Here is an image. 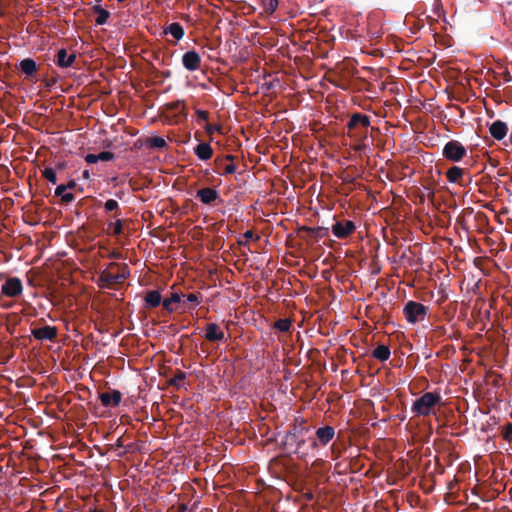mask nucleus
I'll return each mask as SVG.
<instances>
[{"label": "nucleus", "mask_w": 512, "mask_h": 512, "mask_svg": "<svg viewBox=\"0 0 512 512\" xmlns=\"http://www.w3.org/2000/svg\"><path fill=\"white\" fill-rule=\"evenodd\" d=\"M130 276V269L126 263L110 262L98 274L97 285L102 289H112L115 285L123 283Z\"/></svg>", "instance_id": "obj_1"}, {"label": "nucleus", "mask_w": 512, "mask_h": 512, "mask_svg": "<svg viewBox=\"0 0 512 512\" xmlns=\"http://www.w3.org/2000/svg\"><path fill=\"white\" fill-rule=\"evenodd\" d=\"M442 404V397L437 392H425L417 398L411 407V412L415 416H429L435 414V408Z\"/></svg>", "instance_id": "obj_2"}, {"label": "nucleus", "mask_w": 512, "mask_h": 512, "mask_svg": "<svg viewBox=\"0 0 512 512\" xmlns=\"http://www.w3.org/2000/svg\"><path fill=\"white\" fill-rule=\"evenodd\" d=\"M427 311L428 308L422 303L410 300L404 305L403 315L409 323L415 324L424 320Z\"/></svg>", "instance_id": "obj_3"}, {"label": "nucleus", "mask_w": 512, "mask_h": 512, "mask_svg": "<svg viewBox=\"0 0 512 512\" xmlns=\"http://www.w3.org/2000/svg\"><path fill=\"white\" fill-rule=\"evenodd\" d=\"M466 155V148L457 140L448 141L442 149V156L451 162H460Z\"/></svg>", "instance_id": "obj_4"}, {"label": "nucleus", "mask_w": 512, "mask_h": 512, "mask_svg": "<svg viewBox=\"0 0 512 512\" xmlns=\"http://www.w3.org/2000/svg\"><path fill=\"white\" fill-rule=\"evenodd\" d=\"M23 289L20 278L8 277L1 287V294L9 298H16L23 293Z\"/></svg>", "instance_id": "obj_5"}, {"label": "nucleus", "mask_w": 512, "mask_h": 512, "mask_svg": "<svg viewBox=\"0 0 512 512\" xmlns=\"http://www.w3.org/2000/svg\"><path fill=\"white\" fill-rule=\"evenodd\" d=\"M331 229L335 237L345 239L355 231L356 225L351 220L337 221Z\"/></svg>", "instance_id": "obj_6"}, {"label": "nucleus", "mask_w": 512, "mask_h": 512, "mask_svg": "<svg viewBox=\"0 0 512 512\" xmlns=\"http://www.w3.org/2000/svg\"><path fill=\"white\" fill-rule=\"evenodd\" d=\"M196 198L201 203L206 204V205H213L217 201L219 203L222 202L219 192L216 189L210 188V187H205V188H201V189L197 190Z\"/></svg>", "instance_id": "obj_7"}, {"label": "nucleus", "mask_w": 512, "mask_h": 512, "mask_svg": "<svg viewBox=\"0 0 512 512\" xmlns=\"http://www.w3.org/2000/svg\"><path fill=\"white\" fill-rule=\"evenodd\" d=\"M34 338L40 341H54L58 335V329L55 326H43L31 329Z\"/></svg>", "instance_id": "obj_8"}, {"label": "nucleus", "mask_w": 512, "mask_h": 512, "mask_svg": "<svg viewBox=\"0 0 512 512\" xmlns=\"http://www.w3.org/2000/svg\"><path fill=\"white\" fill-rule=\"evenodd\" d=\"M182 65L188 71H196L201 67V57L195 51H187L182 56Z\"/></svg>", "instance_id": "obj_9"}, {"label": "nucleus", "mask_w": 512, "mask_h": 512, "mask_svg": "<svg viewBox=\"0 0 512 512\" xmlns=\"http://www.w3.org/2000/svg\"><path fill=\"white\" fill-rule=\"evenodd\" d=\"M370 126V117L362 113H354L351 115L348 123V132L357 130L358 128L367 129Z\"/></svg>", "instance_id": "obj_10"}, {"label": "nucleus", "mask_w": 512, "mask_h": 512, "mask_svg": "<svg viewBox=\"0 0 512 512\" xmlns=\"http://www.w3.org/2000/svg\"><path fill=\"white\" fill-rule=\"evenodd\" d=\"M316 440L313 442V446H317L320 443L322 446L327 445L335 436V429L332 426L326 425L316 430Z\"/></svg>", "instance_id": "obj_11"}, {"label": "nucleus", "mask_w": 512, "mask_h": 512, "mask_svg": "<svg viewBox=\"0 0 512 512\" xmlns=\"http://www.w3.org/2000/svg\"><path fill=\"white\" fill-rule=\"evenodd\" d=\"M122 394L118 390H110L99 395L101 404L104 407H116L120 404Z\"/></svg>", "instance_id": "obj_12"}, {"label": "nucleus", "mask_w": 512, "mask_h": 512, "mask_svg": "<svg viewBox=\"0 0 512 512\" xmlns=\"http://www.w3.org/2000/svg\"><path fill=\"white\" fill-rule=\"evenodd\" d=\"M205 339L209 342H221L225 339V335L216 323H208L206 325Z\"/></svg>", "instance_id": "obj_13"}, {"label": "nucleus", "mask_w": 512, "mask_h": 512, "mask_svg": "<svg viewBox=\"0 0 512 512\" xmlns=\"http://www.w3.org/2000/svg\"><path fill=\"white\" fill-rule=\"evenodd\" d=\"M489 132L494 139L502 140L507 135L508 126L502 120H496L490 125Z\"/></svg>", "instance_id": "obj_14"}, {"label": "nucleus", "mask_w": 512, "mask_h": 512, "mask_svg": "<svg viewBox=\"0 0 512 512\" xmlns=\"http://www.w3.org/2000/svg\"><path fill=\"white\" fill-rule=\"evenodd\" d=\"M76 60L75 54H68L67 50L62 48L57 52L56 64L61 68H68L73 65Z\"/></svg>", "instance_id": "obj_15"}, {"label": "nucleus", "mask_w": 512, "mask_h": 512, "mask_svg": "<svg viewBox=\"0 0 512 512\" xmlns=\"http://www.w3.org/2000/svg\"><path fill=\"white\" fill-rule=\"evenodd\" d=\"M144 301L147 308H156L162 304L161 293L158 290H149L144 297Z\"/></svg>", "instance_id": "obj_16"}, {"label": "nucleus", "mask_w": 512, "mask_h": 512, "mask_svg": "<svg viewBox=\"0 0 512 512\" xmlns=\"http://www.w3.org/2000/svg\"><path fill=\"white\" fill-rule=\"evenodd\" d=\"M195 155L203 161L209 160L213 155V149L210 144L201 142L194 148Z\"/></svg>", "instance_id": "obj_17"}, {"label": "nucleus", "mask_w": 512, "mask_h": 512, "mask_svg": "<svg viewBox=\"0 0 512 512\" xmlns=\"http://www.w3.org/2000/svg\"><path fill=\"white\" fill-rule=\"evenodd\" d=\"M465 170L458 166H452L446 171V178L450 183H456L462 185V179Z\"/></svg>", "instance_id": "obj_18"}, {"label": "nucleus", "mask_w": 512, "mask_h": 512, "mask_svg": "<svg viewBox=\"0 0 512 512\" xmlns=\"http://www.w3.org/2000/svg\"><path fill=\"white\" fill-rule=\"evenodd\" d=\"M20 70L26 77H32L37 72L38 66L36 62L31 58H25L20 61Z\"/></svg>", "instance_id": "obj_19"}, {"label": "nucleus", "mask_w": 512, "mask_h": 512, "mask_svg": "<svg viewBox=\"0 0 512 512\" xmlns=\"http://www.w3.org/2000/svg\"><path fill=\"white\" fill-rule=\"evenodd\" d=\"M181 296V293L172 292L169 298H165L164 300H162L163 309L166 310L168 313L174 312L176 308L173 305L176 303H180Z\"/></svg>", "instance_id": "obj_20"}, {"label": "nucleus", "mask_w": 512, "mask_h": 512, "mask_svg": "<svg viewBox=\"0 0 512 512\" xmlns=\"http://www.w3.org/2000/svg\"><path fill=\"white\" fill-rule=\"evenodd\" d=\"M164 33L172 35L176 40H181L184 36V29L178 22H173L164 29Z\"/></svg>", "instance_id": "obj_21"}, {"label": "nucleus", "mask_w": 512, "mask_h": 512, "mask_svg": "<svg viewBox=\"0 0 512 512\" xmlns=\"http://www.w3.org/2000/svg\"><path fill=\"white\" fill-rule=\"evenodd\" d=\"M390 354V348L387 345H378L372 352V356L382 362L388 360Z\"/></svg>", "instance_id": "obj_22"}, {"label": "nucleus", "mask_w": 512, "mask_h": 512, "mask_svg": "<svg viewBox=\"0 0 512 512\" xmlns=\"http://www.w3.org/2000/svg\"><path fill=\"white\" fill-rule=\"evenodd\" d=\"M303 230H305L311 237L319 239L328 236L329 230L325 227H303Z\"/></svg>", "instance_id": "obj_23"}, {"label": "nucleus", "mask_w": 512, "mask_h": 512, "mask_svg": "<svg viewBox=\"0 0 512 512\" xmlns=\"http://www.w3.org/2000/svg\"><path fill=\"white\" fill-rule=\"evenodd\" d=\"M165 109L167 111H178V113L183 116L187 115L185 112L186 107H185V103L183 100H177V101L167 103L165 105Z\"/></svg>", "instance_id": "obj_24"}, {"label": "nucleus", "mask_w": 512, "mask_h": 512, "mask_svg": "<svg viewBox=\"0 0 512 512\" xmlns=\"http://www.w3.org/2000/svg\"><path fill=\"white\" fill-rule=\"evenodd\" d=\"M94 11L98 14L95 20L96 24L104 25L107 22L110 13L101 6H95Z\"/></svg>", "instance_id": "obj_25"}, {"label": "nucleus", "mask_w": 512, "mask_h": 512, "mask_svg": "<svg viewBox=\"0 0 512 512\" xmlns=\"http://www.w3.org/2000/svg\"><path fill=\"white\" fill-rule=\"evenodd\" d=\"M263 10L266 14H273L278 7V0H259Z\"/></svg>", "instance_id": "obj_26"}, {"label": "nucleus", "mask_w": 512, "mask_h": 512, "mask_svg": "<svg viewBox=\"0 0 512 512\" xmlns=\"http://www.w3.org/2000/svg\"><path fill=\"white\" fill-rule=\"evenodd\" d=\"M147 145L150 148L162 149L167 146V143L164 138L159 137V136H154V137L148 138Z\"/></svg>", "instance_id": "obj_27"}, {"label": "nucleus", "mask_w": 512, "mask_h": 512, "mask_svg": "<svg viewBox=\"0 0 512 512\" xmlns=\"http://www.w3.org/2000/svg\"><path fill=\"white\" fill-rule=\"evenodd\" d=\"M185 378L186 373L181 370H177L175 375L168 381V383L170 386L179 389L181 387V382L185 380Z\"/></svg>", "instance_id": "obj_28"}, {"label": "nucleus", "mask_w": 512, "mask_h": 512, "mask_svg": "<svg viewBox=\"0 0 512 512\" xmlns=\"http://www.w3.org/2000/svg\"><path fill=\"white\" fill-rule=\"evenodd\" d=\"M285 443L286 444H292V443L296 444L295 452H297V450L301 447V445L305 443V440L298 439L296 433L290 431L285 435Z\"/></svg>", "instance_id": "obj_29"}, {"label": "nucleus", "mask_w": 512, "mask_h": 512, "mask_svg": "<svg viewBox=\"0 0 512 512\" xmlns=\"http://www.w3.org/2000/svg\"><path fill=\"white\" fill-rule=\"evenodd\" d=\"M7 321V329L10 333L13 332L11 327H15L21 321V317L17 313H9L5 316Z\"/></svg>", "instance_id": "obj_30"}, {"label": "nucleus", "mask_w": 512, "mask_h": 512, "mask_svg": "<svg viewBox=\"0 0 512 512\" xmlns=\"http://www.w3.org/2000/svg\"><path fill=\"white\" fill-rule=\"evenodd\" d=\"M291 325H292L291 320L288 318L278 319L274 323V328L281 332H288L291 328Z\"/></svg>", "instance_id": "obj_31"}, {"label": "nucleus", "mask_w": 512, "mask_h": 512, "mask_svg": "<svg viewBox=\"0 0 512 512\" xmlns=\"http://www.w3.org/2000/svg\"><path fill=\"white\" fill-rule=\"evenodd\" d=\"M104 209L106 212H115L114 217H117L119 211V203L114 199H109L104 203Z\"/></svg>", "instance_id": "obj_32"}, {"label": "nucleus", "mask_w": 512, "mask_h": 512, "mask_svg": "<svg viewBox=\"0 0 512 512\" xmlns=\"http://www.w3.org/2000/svg\"><path fill=\"white\" fill-rule=\"evenodd\" d=\"M42 176L52 184L57 182V175L53 168H45L42 171Z\"/></svg>", "instance_id": "obj_33"}, {"label": "nucleus", "mask_w": 512, "mask_h": 512, "mask_svg": "<svg viewBox=\"0 0 512 512\" xmlns=\"http://www.w3.org/2000/svg\"><path fill=\"white\" fill-rule=\"evenodd\" d=\"M502 438L507 442H512V422H508L501 432Z\"/></svg>", "instance_id": "obj_34"}, {"label": "nucleus", "mask_w": 512, "mask_h": 512, "mask_svg": "<svg viewBox=\"0 0 512 512\" xmlns=\"http://www.w3.org/2000/svg\"><path fill=\"white\" fill-rule=\"evenodd\" d=\"M186 300L193 304V307L200 304L202 300V294L200 292L197 293H190L186 295Z\"/></svg>", "instance_id": "obj_35"}, {"label": "nucleus", "mask_w": 512, "mask_h": 512, "mask_svg": "<svg viewBox=\"0 0 512 512\" xmlns=\"http://www.w3.org/2000/svg\"><path fill=\"white\" fill-rule=\"evenodd\" d=\"M109 227H113V234L119 236L123 233V220L116 219L114 223H109Z\"/></svg>", "instance_id": "obj_36"}, {"label": "nucleus", "mask_w": 512, "mask_h": 512, "mask_svg": "<svg viewBox=\"0 0 512 512\" xmlns=\"http://www.w3.org/2000/svg\"><path fill=\"white\" fill-rule=\"evenodd\" d=\"M99 161H111L115 158L114 153L103 151L98 154Z\"/></svg>", "instance_id": "obj_37"}, {"label": "nucleus", "mask_w": 512, "mask_h": 512, "mask_svg": "<svg viewBox=\"0 0 512 512\" xmlns=\"http://www.w3.org/2000/svg\"><path fill=\"white\" fill-rule=\"evenodd\" d=\"M204 128H205L206 133L209 135H212L216 131L219 132L221 129L220 125H213V124H209V123H207Z\"/></svg>", "instance_id": "obj_38"}, {"label": "nucleus", "mask_w": 512, "mask_h": 512, "mask_svg": "<svg viewBox=\"0 0 512 512\" xmlns=\"http://www.w3.org/2000/svg\"><path fill=\"white\" fill-rule=\"evenodd\" d=\"M235 171H236V166L233 163H230V164H226L223 166L222 174H224V175L233 174V173H235Z\"/></svg>", "instance_id": "obj_39"}, {"label": "nucleus", "mask_w": 512, "mask_h": 512, "mask_svg": "<svg viewBox=\"0 0 512 512\" xmlns=\"http://www.w3.org/2000/svg\"><path fill=\"white\" fill-rule=\"evenodd\" d=\"M199 120L207 121L209 117V112L206 110L197 109L195 111Z\"/></svg>", "instance_id": "obj_40"}, {"label": "nucleus", "mask_w": 512, "mask_h": 512, "mask_svg": "<svg viewBox=\"0 0 512 512\" xmlns=\"http://www.w3.org/2000/svg\"><path fill=\"white\" fill-rule=\"evenodd\" d=\"M85 161L88 163V164H95L99 161V158H98V154H87L85 156Z\"/></svg>", "instance_id": "obj_41"}, {"label": "nucleus", "mask_w": 512, "mask_h": 512, "mask_svg": "<svg viewBox=\"0 0 512 512\" xmlns=\"http://www.w3.org/2000/svg\"><path fill=\"white\" fill-rule=\"evenodd\" d=\"M74 199H75L74 194H73V193H70V192H66V193L62 196V198H61V200H62L64 203H66V204L71 203Z\"/></svg>", "instance_id": "obj_42"}, {"label": "nucleus", "mask_w": 512, "mask_h": 512, "mask_svg": "<svg viewBox=\"0 0 512 512\" xmlns=\"http://www.w3.org/2000/svg\"><path fill=\"white\" fill-rule=\"evenodd\" d=\"M66 193V187L64 184H61L59 186L56 187L55 189V195L56 196H60L62 198V196Z\"/></svg>", "instance_id": "obj_43"}, {"label": "nucleus", "mask_w": 512, "mask_h": 512, "mask_svg": "<svg viewBox=\"0 0 512 512\" xmlns=\"http://www.w3.org/2000/svg\"><path fill=\"white\" fill-rule=\"evenodd\" d=\"M243 236L248 240L254 239V232L252 230H247ZM255 239L258 240L259 236H256Z\"/></svg>", "instance_id": "obj_44"}, {"label": "nucleus", "mask_w": 512, "mask_h": 512, "mask_svg": "<svg viewBox=\"0 0 512 512\" xmlns=\"http://www.w3.org/2000/svg\"><path fill=\"white\" fill-rule=\"evenodd\" d=\"M76 186H77V183H76V181H75L74 179L70 180V181L65 185L66 190H67V189H70V190L75 189V188H76Z\"/></svg>", "instance_id": "obj_45"}, {"label": "nucleus", "mask_w": 512, "mask_h": 512, "mask_svg": "<svg viewBox=\"0 0 512 512\" xmlns=\"http://www.w3.org/2000/svg\"><path fill=\"white\" fill-rule=\"evenodd\" d=\"M114 446H115V447H117V448L124 447V443H123L122 437H119V438L116 440V442H115Z\"/></svg>", "instance_id": "obj_46"}, {"label": "nucleus", "mask_w": 512, "mask_h": 512, "mask_svg": "<svg viewBox=\"0 0 512 512\" xmlns=\"http://www.w3.org/2000/svg\"><path fill=\"white\" fill-rule=\"evenodd\" d=\"M13 305H14L13 302H4L3 304H1V307L4 309H10L13 307Z\"/></svg>", "instance_id": "obj_47"}, {"label": "nucleus", "mask_w": 512, "mask_h": 512, "mask_svg": "<svg viewBox=\"0 0 512 512\" xmlns=\"http://www.w3.org/2000/svg\"><path fill=\"white\" fill-rule=\"evenodd\" d=\"M235 158V156L231 155V154H228L225 156V160H228V161H233Z\"/></svg>", "instance_id": "obj_48"}, {"label": "nucleus", "mask_w": 512, "mask_h": 512, "mask_svg": "<svg viewBox=\"0 0 512 512\" xmlns=\"http://www.w3.org/2000/svg\"><path fill=\"white\" fill-rule=\"evenodd\" d=\"M306 498H307L308 500H312V499H313V493H312V492L307 493V494H306Z\"/></svg>", "instance_id": "obj_49"}, {"label": "nucleus", "mask_w": 512, "mask_h": 512, "mask_svg": "<svg viewBox=\"0 0 512 512\" xmlns=\"http://www.w3.org/2000/svg\"><path fill=\"white\" fill-rule=\"evenodd\" d=\"M83 177H84V178H88V177H89V172H88V170H85V171L83 172Z\"/></svg>", "instance_id": "obj_50"}, {"label": "nucleus", "mask_w": 512, "mask_h": 512, "mask_svg": "<svg viewBox=\"0 0 512 512\" xmlns=\"http://www.w3.org/2000/svg\"><path fill=\"white\" fill-rule=\"evenodd\" d=\"M64 167H65V164H64V163H59V164H58V168H59V169H63Z\"/></svg>", "instance_id": "obj_51"}, {"label": "nucleus", "mask_w": 512, "mask_h": 512, "mask_svg": "<svg viewBox=\"0 0 512 512\" xmlns=\"http://www.w3.org/2000/svg\"><path fill=\"white\" fill-rule=\"evenodd\" d=\"M111 257H112V258H116V257H118V255H117L116 253H113V254L111 255Z\"/></svg>", "instance_id": "obj_52"}, {"label": "nucleus", "mask_w": 512, "mask_h": 512, "mask_svg": "<svg viewBox=\"0 0 512 512\" xmlns=\"http://www.w3.org/2000/svg\"><path fill=\"white\" fill-rule=\"evenodd\" d=\"M90 512H104L102 510H93V511H90Z\"/></svg>", "instance_id": "obj_53"}, {"label": "nucleus", "mask_w": 512, "mask_h": 512, "mask_svg": "<svg viewBox=\"0 0 512 512\" xmlns=\"http://www.w3.org/2000/svg\"><path fill=\"white\" fill-rule=\"evenodd\" d=\"M125 0H117V2L119 3H123Z\"/></svg>", "instance_id": "obj_54"}]
</instances>
